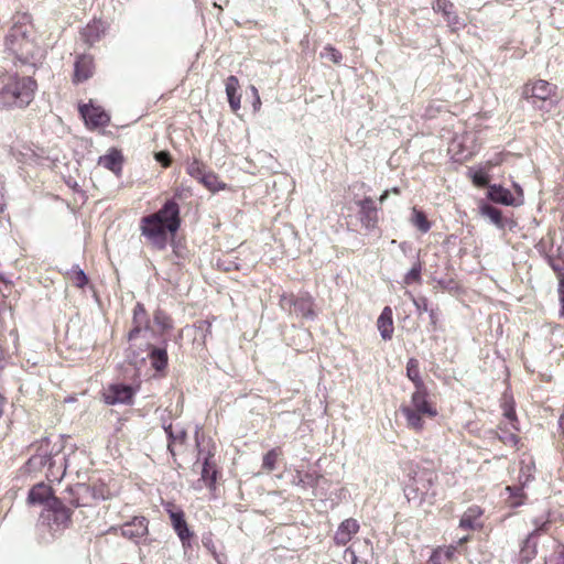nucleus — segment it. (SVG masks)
Returning <instances> with one entry per match:
<instances>
[{
  "label": "nucleus",
  "instance_id": "3",
  "mask_svg": "<svg viewBox=\"0 0 564 564\" xmlns=\"http://www.w3.org/2000/svg\"><path fill=\"white\" fill-rule=\"evenodd\" d=\"M72 522V510L58 498L51 499L41 513V525L46 527L51 536L61 534Z\"/></svg>",
  "mask_w": 564,
  "mask_h": 564
},
{
  "label": "nucleus",
  "instance_id": "1",
  "mask_svg": "<svg viewBox=\"0 0 564 564\" xmlns=\"http://www.w3.org/2000/svg\"><path fill=\"white\" fill-rule=\"evenodd\" d=\"M6 47L22 64L36 67L45 56L39 45L36 33L26 14L14 18V23L6 36Z\"/></svg>",
  "mask_w": 564,
  "mask_h": 564
},
{
  "label": "nucleus",
  "instance_id": "7",
  "mask_svg": "<svg viewBox=\"0 0 564 564\" xmlns=\"http://www.w3.org/2000/svg\"><path fill=\"white\" fill-rule=\"evenodd\" d=\"M147 217L165 225L171 235H174L181 226L180 206L174 199H167L158 212Z\"/></svg>",
  "mask_w": 564,
  "mask_h": 564
},
{
  "label": "nucleus",
  "instance_id": "2",
  "mask_svg": "<svg viewBox=\"0 0 564 564\" xmlns=\"http://www.w3.org/2000/svg\"><path fill=\"white\" fill-rule=\"evenodd\" d=\"M36 89L37 84L30 76L9 77L0 88V109L28 107L33 101Z\"/></svg>",
  "mask_w": 564,
  "mask_h": 564
},
{
  "label": "nucleus",
  "instance_id": "61",
  "mask_svg": "<svg viewBox=\"0 0 564 564\" xmlns=\"http://www.w3.org/2000/svg\"><path fill=\"white\" fill-rule=\"evenodd\" d=\"M4 209V203L2 202V195L0 194V213Z\"/></svg>",
  "mask_w": 564,
  "mask_h": 564
},
{
  "label": "nucleus",
  "instance_id": "26",
  "mask_svg": "<svg viewBox=\"0 0 564 564\" xmlns=\"http://www.w3.org/2000/svg\"><path fill=\"white\" fill-rule=\"evenodd\" d=\"M239 89V80L236 76L230 75L226 79V95L228 98L229 106L232 111H238L240 109V94H238Z\"/></svg>",
  "mask_w": 564,
  "mask_h": 564
},
{
  "label": "nucleus",
  "instance_id": "48",
  "mask_svg": "<svg viewBox=\"0 0 564 564\" xmlns=\"http://www.w3.org/2000/svg\"><path fill=\"white\" fill-rule=\"evenodd\" d=\"M345 555L350 556L351 564H368L367 561L360 560L351 547L346 549Z\"/></svg>",
  "mask_w": 564,
  "mask_h": 564
},
{
  "label": "nucleus",
  "instance_id": "20",
  "mask_svg": "<svg viewBox=\"0 0 564 564\" xmlns=\"http://www.w3.org/2000/svg\"><path fill=\"white\" fill-rule=\"evenodd\" d=\"M488 198L495 203L507 206H519L521 199H517L513 194L501 185H490L488 187Z\"/></svg>",
  "mask_w": 564,
  "mask_h": 564
},
{
  "label": "nucleus",
  "instance_id": "23",
  "mask_svg": "<svg viewBox=\"0 0 564 564\" xmlns=\"http://www.w3.org/2000/svg\"><path fill=\"white\" fill-rule=\"evenodd\" d=\"M123 156L121 152L115 148L110 149L108 153L101 155L98 159V164L104 166L105 169L111 171L117 176L121 174L122 171Z\"/></svg>",
  "mask_w": 564,
  "mask_h": 564
},
{
  "label": "nucleus",
  "instance_id": "55",
  "mask_svg": "<svg viewBox=\"0 0 564 564\" xmlns=\"http://www.w3.org/2000/svg\"><path fill=\"white\" fill-rule=\"evenodd\" d=\"M513 187H514V189L517 192V195H518V197H516V198L517 199H521V204H522L523 203V191H522L521 186L519 184H517V183H513Z\"/></svg>",
  "mask_w": 564,
  "mask_h": 564
},
{
  "label": "nucleus",
  "instance_id": "10",
  "mask_svg": "<svg viewBox=\"0 0 564 564\" xmlns=\"http://www.w3.org/2000/svg\"><path fill=\"white\" fill-rule=\"evenodd\" d=\"M54 465L55 459L52 449H50V440L44 437L41 440L36 453L29 458L28 466L30 469L34 470L46 466L48 469H52Z\"/></svg>",
  "mask_w": 564,
  "mask_h": 564
},
{
  "label": "nucleus",
  "instance_id": "33",
  "mask_svg": "<svg viewBox=\"0 0 564 564\" xmlns=\"http://www.w3.org/2000/svg\"><path fill=\"white\" fill-rule=\"evenodd\" d=\"M151 365L156 371H162L167 366V352L165 348L153 347L149 354Z\"/></svg>",
  "mask_w": 564,
  "mask_h": 564
},
{
  "label": "nucleus",
  "instance_id": "39",
  "mask_svg": "<svg viewBox=\"0 0 564 564\" xmlns=\"http://www.w3.org/2000/svg\"><path fill=\"white\" fill-rule=\"evenodd\" d=\"M280 455V451L278 448L270 449L262 459V468L267 471H272L275 469V464L278 457Z\"/></svg>",
  "mask_w": 564,
  "mask_h": 564
},
{
  "label": "nucleus",
  "instance_id": "28",
  "mask_svg": "<svg viewBox=\"0 0 564 564\" xmlns=\"http://www.w3.org/2000/svg\"><path fill=\"white\" fill-rule=\"evenodd\" d=\"M321 479H323V476L318 475L316 471H307L302 474L300 470H296L295 475L293 476L292 484L304 489L316 488Z\"/></svg>",
  "mask_w": 564,
  "mask_h": 564
},
{
  "label": "nucleus",
  "instance_id": "19",
  "mask_svg": "<svg viewBox=\"0 0 564 564\" xmlns=\"http://www.w3.org/2000/svg\"><path fill=\"white\" fill-rule=\"evenodd\" d=\"M133 327L128 334V339H135L142 329H149L150 319L142 303H137L133 308Z\"/></svg>",
  "mask_w": 564,
  "mask_h": 564
},
{
  "label": "nucleus",
  "instance_id": "21",
  "mask_svg": "<svg viewBox=\"0 0 564 564\" xmlns=\"http://www.w3.org/2000/svg\"><path fill=\"white\" fill-rule=\"evenodd\" d=\"M94 74V59L89 55H80L77 57L74 65V78L75 83H83L90 78Z\"/></svg>",
  "mask_w": 564,
  "mask_h": 564
},
{
  "label": "nucleus",
  "instance_id": "58",
  "mask_svg": "<svg viewBox=\"0 0 564 564\" xmlns=\"http://www.w3.org/2000/svg\"><path fill=\"white\" fill-rule=\"evenodd\" d=\"M260 106H261L260 96L257 95V97L254 98V101H253V109L257 111V110H259Z\"/></svg>",
  "mask_w": 564,
  "mask_h": 564
},
{
  "label": "nucleus",
  "instance_id": "5",
  "mask_svg": "<svg viewBox=\"0 0 564 564\" xmlns=\"http://www.w3.org/2000/svg\"><path fill=\"white\" fill-rule=\"evenodd\" d=\"M140 230L141 235L145 237L148 242L155 249L163 250L166 248L169 234L171 232L165 225L151 220L149 217L144 216L141 218Z\"/></svg>",
  "mask_w": 564,
  "mask_h": 564
},
{
  "label": "nucleus",
  "instance_id": "46",
  "mask_svg": "<svg viewBox=\"0 0 564 564\" xmlns=\"http://www.w3.org/2000/svg\"><path fill=\"white\" fill-rule=\"evenodd\" d=\"M473 182L477 185V186H486L489 182V177H488V174L481 170L479 171H476L473 176Z\"/></svg>",
  "mask_w": 564,
  "mask_h": 564
},
{
  "label": "nucleus",
  "instance_id": "52",
  "mask_svg": "<svg viewBox=\"0 0 564 564\" xmlns=\"http://www.w3.org/2000/svg\"><path fill=\"white\" fill-rule=\"evenodd\" d=\"M500 440H502L505 443H518V436L513 433L507 434L506 436H499Z\"/></svg>",
  "mask_w": 564,
  "mask_h": 564
},
{
  "label": "nucleus",
  "instance_id": "22",
  "mask_svg": "<svg viewBox=\"0 0 564 564\" xmlns=\"http://www.w3.org/2000/svg\"><path fill=\"white\" fill-rule=\"evenodd\" d=\"M54 498L52 488L44 482H39L30 489L28 501L31 505H44L45 507L48 506V501Z\"/></svg>",
  "mask_w": 564,
  "mask_h": 564
},
{
  "label": "nucleus",
  "instance_id": "31",
  "mask_svg": "<svg viewBox=\"0 0 564 564\" xmlns=\"http://www.w3.org/2000/svg\"><path fill=\"white\" fill-rule=\"evenodd\" d=\"M164 431L169 438V452L174 456V446L176 443L183 444L186 440V431L183 427H174L172 424L164 425Z\"/></svg>",
  "mask_w": 564,
  "mask_h": 564
},
{
  "label": "nucleus",
  "instance_id": "4",
  "mask_svg": "<svg viewBox=\"0 0 564 564\" xmlns=\"http://www.w3.org/2000/svg\"><path fill=\"white\" fill-rule=\"evenodd\" d=\"M404 487V495L409 501L422 502L429 495L435 496L432 490L437 475L430 469H416L412 471Z\"/></svg>",
  "mask_w": 564,
  "mask_h": 564
},
{
  "label": "nucleus",
  "instance_id": "17",
  "mask_svg": "<svg viewBox=\"0 0 564 564\" xmlns=\"http://www.w3.org/2000/svg\"><path fill=\"white\" fill-rule=\"evenodd\" d=\"M359 531V523L356 519L344 520L335 532L334 541L337 545L344 546Z\"/></svg>",
  "mask_w": 564,
  "mask_h": 564
},
{
  "label": "nucleus",
  "instance_id": "37",
  "mask_svg": "<svg viewBox=\"0 0 564 564\" xmlns=\"http://www.w3.org/2000/svg\"><path fill=\"white\" fill-rule=\"evenodd\" d=\"M153 321L162 332L171 329L173 327L171 317L162 310H156L153 315Z\"/></svg>",
  "mask_w": 564,
  "mask_h": 564
},
{
  "label": "nucleus",
  "instance_id": "32",
  "mask_svg": "<svg viewBox=\"0 0 564 564\" xmlns=\"http://www.w3.org/2000/svg\"><path fill=\"white\" fill-rule=\"evenodd\" d=\"M480 214L482 216L489 218L490 221L499 229L506 228L508 221L506 219H503L500 209H498L491 205L485 204V205L480 206Z\"/></svg>",
  "mask_w": 564,
  "mask_h": 564
},
{
  "label": "nucleus",
  "instance_id": "15",
  "mask_svg": "<svg viewBox=\"0 0 564 564\" xmlns=\"http://www.w3.org/2000/svg\"><path fill=\"white\" fill-rule=\"evenodd\" d=\"M555 86L551 85L546 80L539 79L532 85L527 84L522 89V96L525 99L536 98L540 100H546L554 93Z\"/></svg>",
  "mask_w": 564,
  "mask_h": 564
},
{
  "label": "nucleus",
  "instance_id": "9",
  "mask_svg": "<svg viewBox=\"0 0 564 564\" xmlns=\"http://www.w3.org/2000/svg\"><path fill=\"white\" fill-rule=\"evenodd\" d=\"M134 393L133 388L129 384L113 383L104 390L102 397L105 403L109 405L130 404Z\"/></svg>",
  "mask_w": 564,
  "mask_h": 564
},
{
  "label": "nucleus",
  "instance_id": "56",
  "mask_svg": "<svg viewBox=\"0 0 564 564\" xmlns=\"http://www.w3.org/2000/svg\"><path fill=\"white\" fill-rule=\"evenodd\" d=\"M507 490H509L512 496H520L522 491L519 487H507Z\"/></svg>",
  "mask_w": 564,
  "mask_h": 564
},
{
  "label": "nucleus",
  "instance_id": "63",
  "mask_svg": "<svg viewBox=\"0 0 564 564\" xmlns=\"http://www.w3.org/2000/svg\"><path fill=\"white\" fill-rule=\"evenodd\" d=\"M460 155H462V156H460L459 159H466V158L469 155V152H468V153H466V154H465L464 152H462V153H460Z\"/></svg>",
  "mask_w": 564,
  "mask_h": 564
},
{
  "label": "nucleus",
  "instance_id": "44",
  "mask_svg": "<svg viewBox=\"0 0 564 564\" xmlns=\"http://www.w3.org/2000/svg\"><path fill=\"white\" fill-rule=\"evenodd\" d=\"M416 311L419 314L427 313L432 307H430L429 300L425 296L415 297L411 293H409Z\"/></svg>",
  "mask_w": 564,
  "mask_h": 564
},
{
  "label": "nucleus",
  "instance_id": "59",
  "mask_svg": "<svg viewBox=\"0 0 564 564\" xmlns=\"http://www.w3.org/2000/svg\"><path fill=\"white\" fill-rule=\"evenodd\" d=\"M4 397L0 394V417L3 415Z\"/></svg>",
  "mask_w": 564,
  "mask_h": 564
},
{
  "label": "nucleus",
  "instance_id": "51",
  "mask_svg": "<svg viewBox=\"0 0 564 564\" xmlns=\"http://www.w3.org/2000/svg\"><path fill=\"white\" fill-rule=\"evenodd\" d=\"M560 300H561V314L564 316V279H561L558 286Z\"/></svg>",
  "mask_w": 564,
  "mask_h": 564
},
{
  "label": "nucleus",
  "instance_id": "24",
  "mask_svg": "<svg viewBox=\"0 0 564 564\" xmlns=\"http://www.w3.org/2000/svg\"><path fill=\"white\" fill-rule=\"evenodd\" d=\"M105 23L101 20H94L82 30L80 34L86 43L93 45L100 40V37L105 34Z\"/></svg>",
  "mask_w": 564,
  "mask_h": 564
},
{
  "label": "nucleus",
  "instance_id": "35",
  "mask_svg": "<svg viewBox=\"0 0 564 564\" xmlns=\"http://www.w3.org/2000/svg\"><path fill=\"white\" fill-rule=\"evenodd\" d=\"M406 376L414 383L415 389H421L425 387L424 381L420 376L419 370V361L414 358H411L406 365Z\"/></svg>",
  "mask_w": 564,
  "mask_h": 564
},
{
  "label": "nucleus",
  "instance_id": "50",
  "mask_svg": "<svg viewBox=\"0 0 564 564\" xmlns=\"http://www.w3.org/2000/svg\"><path fill=\"white\" fill-rule=\"evenodd\" d=\"M427 313H429V317H430L431 324L434 327H436L437 322H438V312H437V310L432 307Z\"/></svg>",
  "mask_w": 564,
  "mask_h": 564
},
{
  "label": "nucleus",
  "instance_id": "40",
  "mask_svg": "<svg viewBox=\"0 0 564 564\" xmlns=\"http://www.w3.org/2000/svg\"><path fill=\"white\" fill-rule=\"evenodd\" d=\"M207 172L206 170V166L198 160H193L191 163H188L187 165V173L196 178V180H200L203 177V175Z\"/></svg>",
  "mask_w": 564,
  "mask_h": 564
},
{
  "label": "nucleus",
  "instance_id": "16",
  "mask_svg": "<svg viewBox=\"0 0 564 564\" xmlns=\"http://www.w3.org/2000/svg\"><path fill=\"white\" fill-rule=\"evenodd\" d=\"M409 406H411L416 412L425 414L429 417H434L437 415L436 409L427 401L426 387L415 389L411 397V404Z\"/></svg>",
  "mask_w": 564,
  "mask_h": 564
},
{
  "label": "nucleus",
  "instance_id": "11",
  "mask_svg": "<svg viewBox=\"0 0 564 564\" xmlns=\"http://www.w3.org/2000/svg\"><path fill=\"white\" fill-rule=\"evenodd\" d=\"M79 112L89 128L106 127L110 121V116L98 106L85 104L79 106Z\"/></svg>",
  "mask_w": 564,
  "mask_h": 564
},
{
  "label": "nucleus",
  "instance_id": "53",
  "mask_svg": "<svg viewBox=\"0 0 564 564\" xmlns=\"http://www.w3.org/2000/svg\"><path fill=\"white\" fill-rule=\"evenodd\" d=\"M156 160L166 166L169 164V154L166 152H159L156 153Z\"/></svg>",
  "mask_w": 564,
  "mask_h": 564
},
{
  "label": "nucleus",
  "instance_id": "6",
  "mask_svg": "<svg viewBox=\"0 0 564 564\" xmlns=\"http://www.w3.org/2000/svg\"><path fill=\"white\" fill-rule=\"evenodd\" d=\"M108 532L117 534L139 544L141 539L149 533V520L143 516H135L121 525L110 527Z\"/></svg>",
  "mask_w": 564,
  "mask_h": 564
},
{
  "label": "nucleus",
  "instance_id": "25",
  "mask_svg": "<svg viewBox=\"0 0 564 564\" xmlns=\"http://www.w3.org/2000/svg\"><path fill=\"white\" fill-rule=\"evenodd\" d=\"M377 327L380 332L382 339L389 340L392 338L393 334V319H392V310L390 306H386L377 321Z\"/></svg>",
  "mask_w": 564,
  "mask_h": 564
},
{
  "label": "nucleus",
  "instance_id": "34",
  "mask_svg": "<svg viewBox=\"0 0 564 564\" xmlns=\"http://www.w3.org/2000/svg\"><path fill=\"white\" fill-rule=\"evenodd\" d=\"M69 494L72 497L68 499V502L73 507H84L86 502L82 500V496H88L89 488L84 484H77L74 488H70Z\"/></svg>",
  "mask_w": 564,
  "mask_h": 564
},
{
  "label": "nucleus",
  "instance_id": "18",
  "mask_svg": "<svg viewBox=\"0 0 564 564\" xmlns=\"http://www.w3.org/2000/svg\"><path fill=\"white\" fill-rule=\"evenodd\" d=\"M432 9L436 13H442L443 18L451 28L457 29L463 25L459 17L456 14L454 10V4L452 1L435 0V2L432 6Z\"/></svg>",
  "mask_w": 564,
  "mask_h": 564
},
{
  "label": "nucleus",
  "instance_id": "64",
  "mask_svg": "<svg viewBox=\"0 0 564 564\" xmlns=\"http://www.w3.org/2000/svg\"><path fill=\"white\" fill-rule=\"evenodd\" d=\"M394 193H399V189L397 187L392 188Z\"/></svg>",
  "mask_w": 564,
  "mask_h": 564
},
{
  "label": "nucleus",
  "instance_id": "8",
  "mask_svg": "<svg viewBox=\"0 0 564 564\" xmlns=\"http://www.w3.org/2000/svg\"><path fill=\"white\" fill-rule=\"evenodd\" d=\"M164 510L170 517L171 524L181 540L183 546L189 545L193 532L189 530L185 520V513L182 508L175 506L173 502H164Z\"/></svg>",
  "mask_w": 564,
  "mask_h": 564
},
{
  "label": "nucleus",
  "instance_id": "54",
  "mask_svg": "<svg viewBox=\"0 0 564 564\" xmlns=\"http://www.w3.org/2000/svg\"><path fill=\"white\" fill-rule=\"evenodd\" d=\"M554 564H564V545L557 552Z\"/></svg>",
  "mask_w": 564,
  "mask_h": 564
},
{
  "label": "nucleus",
  "instance_id": "43",
  "mask_svg": "<svg viewBox=\"0 0 564 564\" xmlns=\"http://www.w3.org/2000/svg\"><path fill=\"white\" fill-rule=\"evenodd\" d=\"M297 296H294L293 294H283L280 297V306L282 310L293 313L295 303H296Z\"/></svg>",
  "mask_w": 564,
  "mask_h": 564
},
{
  "label": "nucleus",
  "instance_id": "45",
  "mask_svg": "<svg viewBox=\"0 0 564 564\" xmlns=\"http://www.w3.org/2000/svg\"><path fill=\"white\" fill-rule=\"evenodd\" d=\"M73 282L77 288H84L88 283V278L82 269L74 270Z\"/></svg>",
  "mask_w": 564,
  "mask_h": 564
},
{
  "label": "nucleus",
  "instance_id": "49",
  "mask_svg": "<svg viewBox=\"0 0 564 564\" xmlns=\"http://www.w3.org/2000/svg\"><path fill=\"white\" fill-rule=\"evenodd\" d=\"M503 415L511 422L512 427L517 429L513 424V422L517 421V417H516V411L512 405L505 406Z\"/></svg>",
  "mask_w": 564,
  "mask_h": 564
},
{
  "label": "nucleus",
  "instance_id": "36",
  "mask_svg": "<svg viewBox=\"0 0 564 564\" xmlns=\"http://www.w3.org/2000/svg\"><path fill=\"white\" fill-rule=\"evenodd\" d=\"M411 224L422 234H425L431 229V223L429 221L426 215L415 207L412 210Z\"/></svg>",
  "mask_w": 564,
  "mask_h": 564
},
{
  "label": "nucleus",
  "instance_id": "57",
  "mask_svg": "<svg viewBox=\"0 0 564 564\" xmlns=\"http://www.w3.org/2000/svg\"><path fill=\"white\" fill-rule=\"evenodd\" d=\"M440 557H441L440 552L435 551V552H433V554L431 555L430 561H431L433 564H437V563H438Z\"/></svg>",
  "mask_w": 564,
  "mask_h": 564
},
{
  "label": "nucleus",
  "instance_id": "60",
  "mask_svg": "<svg viewBox=\"0 0 564 564\" xmlns=\"http://www.w3.org/2000/svg\"><path fill=\"white\" fill-rule=\"evenodd\" d=\"M389 196V191H384L379 197L380 203H383Z\"/></svg>",
  "mask_w": 564,
  "mask_h": 564
},
{
  "label": "nucleus",
  "instance_id": "12",
  "mask_svg": "<svg viewBox=\"0 0 564 564\" xmlns=\"http://www.w3.org/2000/svg\"><path fill=\"white\" fill-rule=\"evenodd\" d=\"M198 446V459H203L200 479L205 482V486L213 488L217 479V469L215 463L212 460L214 453L210 449L200 447V443L197 441Z\"/></svg>",
  "mask_w": 564,
  "mask_h": 564
},
{
  "label": "nucleus",
  "instance_id": "38",
  "mask_svg": "<svg viewBox=\"0 0 564 564\" xmlns=\"http://www.w3.org/2000/svg\"><path fill=\"white\" fill-rule=\"evenodd\" d=\"M199 182L213 192H216V191L225 187V185L220 184V182L218 181L217 175L209 171H207L203 175V177L199 180Z\"/></svg>",
  "mask_w": 564,
  "mask_h": 564
},
{
  "label": "nucleus",
  "instance_id": "62",
  "mask_svg": "<svg viewBox=\"0 0 564 564\" xmlns=\"http://www.w3.org/2000/svg\"><path fill=\"white\" fill-rule=\"evenodd\" d=\"M251 91H252L254 98L257 97V95H259L258 89L254 86H251Z\"/></svg>",
  "mask_w": 564,
  "mask_h": 564
},
{
  "label": "nucleus",
  "instance_id": "47",
  "mask_svg": "<svg viewBox=\"0 0 564 564\" xmlns=\"http://www.w3.org/2000/svg\"><path fill=\"white\" fill-rule=\"evenodd\" d=\"M550 265L552 267V269L557 273V275L560 278H563L564 276V261L562 260H554V259H550Z\"/></svg>",
  "mask_w": 564,
  "mask_h": 564
},
{
  "label": "nucleus",
  "instance_id": "14",
  "mask_svg": "<svg viewBox=\"0 0 564 564\" xmlns=\"http://www.w3.org/2000/svg\"><path fill=\"white\" fill-rule=\"evenodd\" d=\"M534 524L536 525L535 530L527 536L520 549L519 561L521 564H528L536 555V535L539 531L544 530L547 522L540 525L538 521H534Z\"/></svg>",
  "mask_w": 564,
  "mask_h": 564
},
{
  "label": "nucleus",
  "instance_id": "27",
  "mask_svg": "<svg viewBox=\"0 0 564 564\" xmlns=\"http://www.w3.org/2000/svg\"><path fill=\"white\" fill-rule=\"evenodd\" d=\"M293 313L297 316L314 319L315 312L313 310V299L308 294H301L297 296Z\"/></svg>",
  "mask_w": 564,
  "mask_h": 564
},
{
  "label": "nucleus",
  "instance_id": "30",
  "mask_svg": "<svg viewBox=\"0 0 564 564\" xmlns=\"http://www.w3.org/2000/svg\"><path fill=\"white\" fill-rule=\"evenodd\" d=\"M482 514L481 509L478 506L469 507L460 518L459 527L465 530H475L480 527L478 519Z\"/></svg>",
  "mask_w": 564,
  "mask_h": 564
},
{
  "label": "nucleus",
  "instance_id": "42",
  "mask_svg": "<svg viewBox=\"0 0 564 564\" xmlns=\"http://www.w3.org/2000/svg\"><path fill=\"white\" fill-rule=\"evenodd\" d=\"M321 56L323 58L332 61L334 64H339L343 58L341 53L330 45L324 47L323 52L321 53Z\"/></svg>",
  "mask_w": 564,
  "mask_h": 564
},
{
  "label": "nucleus",
  "instance_id": "41",
  "mask_svg": "<svg viewBox=\"0 0 564 564\" xmlns=\"http://www.w3.org/2000/svg\"><path fill=\"white\" fill-rule=\"evenodd\" d=\"M422 263L417 260L404 276L405 284L421 281Z\"/></svg>",
  "mask_w": 564,
  "mask_h": 564
},
{
  "label": "nucleus",
  "instance_id": "29",
  "mask_svg": "<svg viewBox=\"0 0 564 564\" xmlns=\"http://www.w3.org/2000/svg\"><path fill=\"white\" fill-rule=\"evenodd\" d=\"M400 411L406 420L408 427L414 430L415 432H421L424 429L423 416L425 414H423L421 412H416L411 406H404V405H402L400 408Z\"/></svg>",
  "mask_w": 564,
  "mask_h": 564
},
{
  "label": "nucleus",
  "instance_id": "13",
  "mask_svg": "<svg viewBox=\"0 0 564 564\" xmlns=\"http://www.w3.org/2000/svg\"><path fill=\"white\" fill-rule=\"evenodd\" d=\"M359 206V218L362 226L371 230L377 226L378 223V208L370 197H365L358 202Z\"/></svg>",
  "mask_w": 564,
  "mask_h": 564
}]
</instances>
